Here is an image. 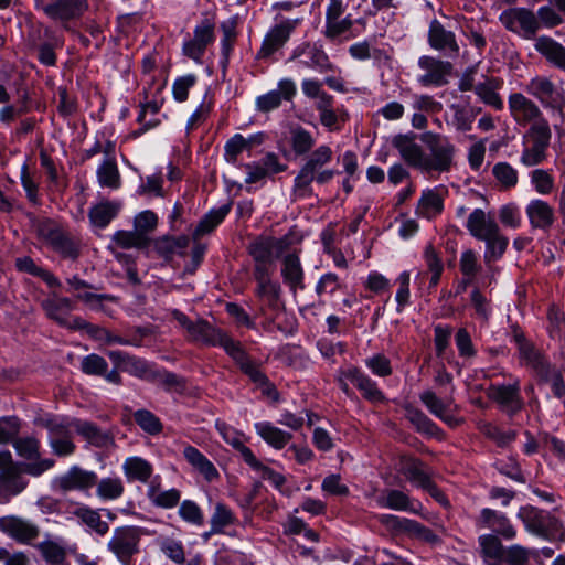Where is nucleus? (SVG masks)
<instances>
[{"label": "nucleus", "mask_w": 565, "mask_h": 565, "mask_svg": "<svg viewBox=\"0 0 565 565\" xmlns=\"http://www.w3.org/2000/svg\"><path fill=\"white\" fill-rule=\"evenodd\" d=\"M54 465L55 460L20 462L11 470L0 472V503H8L12 497L19 495L28 488L29 480L24 475L39 478Z\"/></svg>", "instance_id": "f257e3e1"}, {"label": "nucleus", "mask_w": 565, "mask_h": 565, "mask_svg": "<svg viewBox=\"0 0 565 565\" xmlns=\"http://www.w3.org/2000/svg\"><path fill=\"white\" fill-rule=\"evenodd\" d=\"M429 154L424 153V173L449 172L455 164L456 147L447 136L426 131L420 136Z\"/></svg>", "instance_id": "f03ea898"}, {"label": "nucleus", "mask_w": 565, "mask_h": 565, "mask_svg": "<svg viewBox=\"0 0 565 565\" xmlns=\"http://www.w3.org/2000/svg\"><path fill=\"white\" fill-rule=\"evenodd\" d=\"M552 132L547 120L535 121L522 137L520 163L536 167L547 159Z\"/></svg>", "instance_id": "7ed1b4c3"}, {"label": "nucleus", "mask_w": 565, "mask_h": 565, "mask_svg": "<svg viewBox=\"0 0 565 565\" xmlns=\"http://www.w3.org/2000/svg\"><path fill=\"white\" fill-rule=\"evenodd\" d=\"M145 530L137 525H121L114 529L107 550L121 565H131L135 556L141 553V539Z\"/></svg>", "instance_id": "20e7f679"}, {"label": "nucleus", "mask_w": 565, "mask_h": 565, "mask_svg": "<svg viewBox=\"0 0 565 565\" xmlns=\"http://www.w3.org/2000/svg\"><path fill=\"white\" fill-rule=\"evenodd\" d=\"M516 516L529 533L544 540L554 539L562 530V522L555 515L533 505L521 507Z\"/></svg>", "instance_id": "39448f33"}, {"label": "nucleus", "mask_w": 565, "mask_h": 565, "mask_svg": "<svg viewBox=\"0 0 565 565\" xmlns=\"http://www.w3.org/2000/svg\"><path fill=\"white\" fill-rule=\"evenodd\" d=\"M525 92L537 99L544 108H551L559 113L565 108V92L557 87L553 81L543 75H537L525 85Z\"/></svg>", "instance_id": "423d86ee"}, {"label": "nucleus", "mask_w": 565, "mask_h": 565, "mask_svg": "<svg viewBox=\"0 0 565 565\" xmlns=\"http://www.w3.org/2000/svg\"><path fill=\"white\" fill-rule=\"evenodd\" d=\"M499 21L510 32L524 39H533L540 29V22L536 14L530 9L514 7L504 10Z\"/></svg>", "instance_id": "0eeeda50"}, {"label": "nucleus", "mask_w": 565, "mask_h": 565, "mask_svg": "<svg viewBox=\"0 0 565 565\" xmlns=\"http://www.w3.org/2000/svg\"><path fill=\"white\" fill-rule=\"evenodd\" d=\"M172 317L186 331L191 341L211 347H216L217 342H220L222 330L213 327L207 321L202 319L191 321L183 312L177 309L172 311Z\"/></svg>", "instance_id": "6e6552de"}, {"label": "nucleus", "mask_w": 565, "mask_h": 565, "mask_svg": "<svg viewBox=\"0 0 565 565\" xmlns=\"http://www.w3.org/2000/svg\"><path fill=\"white\" fill-rule=\"evenodd\" d=\"M97 483V475L79 466H72L66 472L53 480L56 491L66 493L71 491H87Z\"/></svg>", "instance_id": "1a4fd4ad"}, {"label": "nucleus", "mask_w": 565, "mask_h": 565, "mask_svg": "<svg viewBox=\"0 0 565 565\" xmlns=\"http://www.w3.org/2000/svg\"><path fill=\"white\" fill-rule=\"evenodd\" d=\"M487 395L510 415H514L523 407L519 380L508 385L491 384L487 390Z\"/></svg>", "instance_id": "9d476101"}, {"label": "nucleus", "mask_w": 565, "mask_h": 565, "mask_svg": "<svg viewBox=\"0 0 565 565\" xmlns=\"http://www.w3.org/2000/svg\"><path fill=\"white\" fill-rule=\"evenodd\" d=\"M476 526L478 529L491 530L492 534L508 541L516 537V530L509 518L504 513L489 508L480 511L479 516L476 519Z\"/></svg>", "instance_id": "9b49d317"}, {"label": "nucleus", "mask_w": 565, "mask_h": 565, "mask_svg": "<svg viewBox=\"0 0 565 565\" xmlns=\"http://www.w3.org/2000/svg\"><path fill=\"white\" fill-rule=\"evenodd\" d=\"M0 531L21 544H30L40 535L38 525L15 515L0 518Z\"/></svg>", "instance_id": "f8f14e48"}, {"label": "nucleus", "mask_w": 565, "mask_h": 565, "mask_svg": "<svg viewBox=\"0 0 565 565\" xmlns=\"http://www.w3.org/2000/svg\"><path fill=\"white\" fill-rule=\"evenodd\" d=\"M289 238L258 237L248 246V253L255 263H274L288 247Z\"/></svg>", "instance_id": "ddd939ff"}, {"label": "nucleus", "mask_w": 565, "mask_h": 565, "mask_svg": "<svg viewBox=\"0 0 565 565\" xmlns=\"http://www.w3.org/2000/svg\"><path fill=\"white\" fill-rule=\"evenodd\" d=\"M508 103L511 116L519 125L526 126L539 120H545L540 107L521 93L511 94Z\"/></svg>", "instance_id": "4468645a"}, {"label": "nucleus", "mask_w": 565, "mask_h": 565, "mask_svg": "<svg viewBox=\"0 0 565 565\" xmlns=\"http://www.w3.org/2000/svg\"><path fill=\"white\" fill-rule=\"evenodd\" d=\"M418 66L425 72L418 77L423 86H443L452 70L451 63L431 56H422Z\"/></svg>", "instance_id": "2eb2a0df"}, {"label": "nucleus", "mask_w": 565, "mask_h": 565, "mask_svg": "<svg viewBox=\"0 0 565 565\" xmlns=\"http://www.w3.org/2000/svg\"><path fill=\"white\" fill-rule=\"evenodd\" d=\"M214 41V24L210 20L202 21L194 29L193 38L183 44V53L195 62L201 58L207 47Z\"/></svg>", "instance_id": "dca6fc26"}, {"label": "nucleus", "mask_w": 565, "mask_h": 565, "mask_svg": "<svg viewBox=\"0 0 565 565\" xmlns=\"http://www.w3.org/2000/svg\"><path fill=\"white\" fill-rule=\"evenodd\" d=\"M392 146L397 149L401 158L411 167L423 172L424 150L416 142V135L413 132L398 134L393 137Z\"/></svg>", "instance_id": "f3484780"}, {"label": "nucleus", "mask_w": 565, "mask_h": 565, "mask_svg": "<svg viewBox=\"0 0 565 565\" xmlns=\"http://www.w3.org/2000/svg\"><path fill=\"white\" fill-rule=\"evenodd\" d=\"M300 60V63L319 72L332 71L333 65L321 46L305 42L298 45L291 55V60Z\"/></svg>", "instance_id": "a211bd4d"}, {"label": "nucleus", "mask_w": 565, "mask_h": 565, "mask_svg": "<svg viewBox=\"0 0 565 565\" xmlns=\"http://www.w3.org/2000/svg\"><path fill=\"white\" fill-rule=\"evenodd\" d=\"M380 521L394 530L404 532L425 542L434 543L438 540L437 535L430 529L414 520L399 518L393 514H383L380 516Z\"/></svg>", "instance_id": "6ab92c4d"}, {"label": "nucleus", "mask_w": 565, "mask_h": 565, "mask_svg": "<svg viewBox=\"0 0 565 565\" xmlns=\"http://www.w3.org/2000/svg\"><path fill=\"white\" fill-rule=\"evenodd\" d=\"M107 355L120 371L149 381L153 369L146 360L124 351H109Z\"/></svg>", "instance_id": "aec40b11"}, {"label": "nucleus", "mask_w": 565, "mask_h": 565, "mask_svg": "<svg viewBox=\"0 0 565 565\" xmlns=\"http://www.w3.org/2000/svg\"><path fill=\"white\" fill-rule=\"evenodd\" d=\"M300 22L296 20H285L280 24L275 25L265 36L258 56L268 57L279 50L289 39L290 33Z\"/></svg>", "instance_id": "412c9836"}, {"label": "nucleus", "mask_w": 565, "mask_h": 565, "mask_svg": "<svg viewBox=\"0 0 565 565\" xmlns=\"http://www.w3.org/2000/svg\"><path fill=\"white\" fill-rule=\"evenodd\" d=\"M87 9V0H54L46 17L56 22L67 23L81 18Z\"/></svg>", "instance_id": "4be33fe9"}, {"label": "nucleus", "mask_w": 565, "mask_h": 565, "mask_svg": "<svg viewBox=\"0 0 565 565\" xmlns=\"http://www.w3.org/2000/svg\"><path fill=\"white\" fill-rule=\"evenodd\" d=\"M280 274L292 294L305 289V271L297 253H287L282 257Z\"/></svg>", "instance_id": "5701e85b"}, {"label": "nucleus", "mask_w": 565, "mask_h": 565, "mask_svg": "<svg viewBox=\"0 0 565 565\" xmlns=\"http://www.w3.org/2000/svg\"><path fill=\"white\" fill-rule=\"evenodd\" d=\"M296 95V85L289 78L281 79L278 83V89L270 90L267 94L256 98V108L262 113H268L281 105L282 99L290 100Z\"/></svg>", "instance_id": "b1692460"}, {"label": "nucleus", "mask_w": 565, "mask_h": 565, "mask_svg": "<svg viewBox=\"0 0 565 565\" xmlns=\"http://www.w3.org/2000/svg\"><path fill=\"white\" fill-rule=\"evenodd\" d=\"M376 502L381 508L407 511L415 514H419L423 509L419 501L411 499L405 492L395 489L383 491L376 498Z\"/></svg>", "instance_id": "393cba45"}, {"label": "nucleus", "mask_w": 565, "mask_h": 565, "mask_svg": "<svg viewBox=\"0 0 565 565\" xmlns=\"http://www.w3.org/2000/svg\"><path fill=\"white\" fill-rule=\"evenodd\" d=\"M344 375L361 392L366 401L381 403L385 399L384 394L379 390L376 383L358 367H347Z\"/></svg>", "instance_id": "a878e982"}, {"label": "nucleus", "mask_w": 565, "mask_h": 565, "mask_svg": "<svg viewBox=\"0 0 565 565\" xmlns=\"http://www.w3.org/2000/svg\"><path fill=\"white\" fill-rule=\"evenodd\" d=\"M428 42L433 49L444 51L450 56L459 53L455 33L446 30L437 20H434L429 25Z\"/></svg>", "instance_id": "bb28decb"}, {"label": "nucleus", "mask_w": 565, "mask_h": 565, "mask_svg": "<svg viewBox=\"0 0 565 565\" xmlns=\"http://www.w3.org/2000/svg\"><path fill=\"white\" fill-rule=\"evenodd\" d=\"M525 213L533 228L548 230L555 221L553 206L541 199L531 200L525 207Z\"/></svg>", "instance_id": "cd10ccee"}, {"label": "nucleus", "mask_w": 565, "mask_h": 565, "mask_svg": "<svg viewBox=\"0 0 565 565\" xmlns=\"http://www.w3.org/2000/svg\"><path fill=\"white\" fill-rule=\"evenodd\" d=\"M466 227L470 235L478 241L487 238L488 235L500 228L494 217L482 209H476L469 214Z\"/></svg>", "instance_id": "c85d7f7f"}, {"label": "nucleus", "mask_w": 565, "mask_h": 565, "mask_svg": "<svg viewBox=\"0 0 565 565\" xmlns=\"http://www.w3.org/2000/svg\"><path fill=\"white\" fill-rule=\"evenodd\" d=\"M398 470L416 487L424 489L430 481V475L426 471L423 461L411 456H401Z\"/></svg>", "instance_id": "c756f323"}, {"label": "nucleus", "mask_w": 565, "mask_h": 565, "mask_svg": "<svg viewBox=\"0 0 565 565\" xmlns=\"http://www.w3.org/2000/svg\"><path fill=\"white\" fill-rule=\"evenodd\" d=\"M520 358L521 361L529 367H531L535 373L542 377L543 380H547L551 372L552 366L550 362L542 355L531 343L521 342L520 345Z\"/></svg>", "instance_id": "7c9ffc66"}, {"label": "nucleus", "mask_w": 565, "mask_h": 565, "mask_svg": "<svg viewBox=\"0 0 565 565\" xmlns=\"http://www.w3.org/2000/svg\"><path fill=\"white\" fill-rule=\"evenodd\" d=\"M535 50L553 66L565 71V47L550 36H540L535 40Z\"/></svg>", "instance_id": "2f4dec72"}, {"label": "nucleus", "mask_w": 565, "mask_h": 565, "mask_svg": "<svg viewBox=\"0 0 565 565\" xmlns=\"http://www.w3.org/2000/svg\"><path fill=\"white\" fill-rule=\"evenodd\" d=\"M73 429L95 447L106 448L113 445L114 440L110 434L99 429L95 424L90 422L74 419Z\"/></svg>", "instance_id": "473e14b6"}, {"label": "nucleus", "mask_w": 565, "mask_h": 565, "mask_svg": "<svg viewBox=\"0 0 565 565\" xmlns=\"http://www.w3.org/2000/svg\"><path fill=\"white\" fill-rule=\"evenodd\" d=\"M183 456L206 481H213L218 478L220 475L215 466L195 447L190 445L184 447Z\"/></svg>", "instance_id": "72a5a7b5"}, {"label": "nucleus", "mask_w": 565, "mask_h": 565, "mask_svg": "<svg viewBox=\"0 0 565 565\" xmlns=\"http://www.w3.org/2000/svg\"><path fill=\"white\" fill-rule=\"evenodd\" d=\"M257 435L275 449H282L292 438L287 433L269 422H259L254 425Z\"/></svg>", "instance_id": "f704fd0d"}, {"label": "nucleus", "mask_w": 565, "mask_h": 565, "mask_svg": "<svg viewBox=\"0 0 565 565\" xmlns=\"http://www.w3.org/2000/svg\"><path fill=\"white\" fill-rule=\"evenodd\" d=\"M41 306L49 318L55 320L60 326L67 324L65 316L73 310V303L70 298L58 297L53 294L52 297L43 300Z\"/></svg>", "instance_id": "c9c22d12"}, {"label": "nucleus", "mask_w": 565, "mask_h": 565, "mask_svg": "<svg viewBox=\"0 0 565 565\" xmlns=\"http://www.w3.org/2000/svg\"><path fill=\"white\" fill-rule=\"evenodd\" d=\"M501 85V79L487 77L484 82L476 85L475 93L486 105L491 106L497 110H501L503 108V102L498 94V89Z\"/></svg>", "instance_id": "e433bc0d"}, {"label": "nucleus", "mask_w": 565, "mask_h": 565, "mask_svg": "<svg viewBox=\"0 0 565 565\" xmlns=\"http://www.w3.org/2000/svg\"><path fill=\"white\" fill-rule=\"evenodd\" d=\"M481 557L491 565L501 563L505 547L500 536L494 534H482L478 539Z\"/></svg>", "instance_id": "4c0bfd02"}, {"label": "nucleus", "mask_w": 565, "mask_h": 565, "mask_svg": "<svg viewBox=\"0 0 565 565\" xmlns=\"http://www.w3.org/2000/svg\"><path fill=\"white\" fill-rule=\"evenodd\" d=\"M122 471L129 481L147 483L153 472L152 465L141 457H129L122 465Z\"/></svg>", "instance_id": "58836bf2"}, {"label": "nucleus", "mask_w": 565, "mask_h": 565, "mask_svg": "<svg viewBox=\"0 0 565 565\" xmlns=\"http://www.w3.org/2000/svg\"><path fill=\"white\" fill-rule=\"evenodd\" d=\"M120 204L105 201L89 209L88 217L94 227L105 228L118 214Z\"/></svg>", "instance_id": "ea45409f"}, {"label": "nucleus", "mask_w": 565, "mask_h": 565, "mask_svg": "<svg viewBox=\"0 0 565 565\" xmlns=\"http://www.w3.org/2000/svg\"><path fill=\"white\" fill-rule=\"evenodd\" d=\"M17 454L24 458L25 462L38 460H53L52 458H42L40 456L41 443L33 436H25L13 439L12 443Z\"/></svg>", "instance_id": "a19ab883"}, {"label": "nucleus", "mask_w": 565, "mask_h": 565, "mask_svg": "<svg viewBox=\"0 0 565 565\" xmlns=\"http://www.w3.org/2000/svg\"><path fill=\"white\" fill-rule=\"evenodd\" d=\"M256 296L273 310H278L280 306V285L271 279L256 282Z\"/></svg>", "instance_id": "79ce46f5"}, {"label": "nucleus", "mask_w": 565, "mask_h": 565, "mask_svg": "<svg viewBox=\"0 0 565 565\" xmlns=\"http://www.w3.org/2000/svg\"><path fill=\"white\" fill-rule=\"evenodd\" d=\"M481 241L486 243V263L500 259L509 245V238L501 233L500 228Z\"/></svg>", "instance_id": "37998d69"}, {"label": "nucleus", "mask_w": 565, "mask_h": 565, "mask_svg": "<svg viewBox=\"0 0 565 565\" xmlns=\"http://www.w3.org/2000/svg\"><path fill=\"white\" fill-rule=\"evenodd\" d=\"M42 558L50 565H63L67 557L66 548L58 542L45 540L36 545Z\"/></svg>", "instance_id": "c03bdc74"}, {"label": "nucleus", "mask_w": 565, "mask_h": 565, "mask_svg": "<svg viewBox=\"0 0 565 565\" xmlns=\"http://www.w3.org/2000/svg\"><path fill=\"white\" fill-rule=\"evenodd\" d=\"M73 513L76 518H78L84 524H86L90 530L96 532L98 535H105L108 533V523L102 520L100 514L96 510H93L86 505H82L76 508V510Z\"/></svg>", "instance_id": "a18cd8bd"}, {"label": "nucleus", "mask_w": 565, "mask_h": 565, "mask_svg": "<svg viewBox=\"0 0 565 565\" xmlns=\"http://www.w3.org/2000/svg\"><path fill=\"white\" fill-rule=\"evenodd\" d=\"M147 495L154 505L164 509L175 507L181 499V493L178 489L161 490L158 486L153 484L149 487Z\"/></svg>", "instance_id": "49530a36"}, {"label": "nucleus", "mask_w": 565, "mask_h": 565, "mask_svg": "<svg viewBox=\"0 0 565 565\" xmlns=\"http://www.w3.org/2000/svg\"><path fill=\"white\" fill-rule=\"evenodd\" d=\"M492 174L502 190H510L518 185L519 172L508 162L495 163L492 168Z\"/></svg>", "instance_id": "de8ad7c7"}, {"label": "nucleus", "mask_w": 565, "mask_h": 565, "mask_svg": "<svg viewBox=\"0 0 565 565\" xmlns=\"http://www.w3.org/2000/svg\"><path fill=\"white\" fill-rule=\"evenodd\" d=\"M536 552L520 544H512L505 547L501 563L505 565H529L530 559Z\"/></svg>", "instance_id": "09e8293b"}, {"label": "nucleus", "mask_w": 565, "mask_h": 565, "mask_svg": "<svg viewBox=\"0 0 565 565\" xmlns=\"http://www.w3.org/2000/svg\"><path fill=\"white\" fill-rule=\"evenodd\" d=\"M443 211V200L440 195L431 190L425 191L417 205V214L431 218Z\"/></svg>", "instance_id": "8fccbe9b"}, {"label": "nucleus", "mask_w": 565, "mask_h": 565, "mask_svg": "<svg viewBox=\"0 0 565 565\" xmlns=\"http://www.w3.org/2000/svg\"><path fill=\"white\" fill-rule=\"evenodd\" d=\"M33 227L36 237L50 247L55 244L64 232L60 225L49 218L38 221Z\"/></svg>", "instance_id": "3c124183"}, {"label": "nucleus", "mask_w": 565, "mask_h": 565, "mask_svg": "<svg viewBox=\"0 0 565 565\" xmlns=\"http://www.w3.org/2000/svg\"><path fill=\"white\" fill-rule=\"evenodd\" d=\"M96 494L103 500H116L120 498L125 491L124 482L120 478L108 477L97 481Z\"/></svg>", "instance_id": "603ef678"}, {"label": "nucleus", "mask_w": 565, "mask_h": 565, "mask_svg": "<svg viewBox=\"0 0 565 565\" xmlns=\"http://www.w3.org/2000/svg\"><path fill=\"white\" fill-rule=\"evenodd\" d=\"M190 239L185 235L178 237L164 236L156 242V248L158 253L164 257H169L173 254H181L189 246Z\"/></svg>", "instance_id": "864d4df0"}, {"label": "nucleus", "mask_w": 565, "mask_h": 565, "mask_svg": "<svg viewBox=\"0 0 565 565\" xmlns=\"http://www.w3.org/2000/svg\"><path fill=\"white\" fill-rule=\"evenodd\" d=\"M97 178L102 186L119 188L120 174L115 160L106 159L97 169Z\"/></svg>", "instance_id": "5fc2aeb1"}, {"label": "nucleus", "mask_w": 565, "mask_h": 565, "mask_svg": "<svg viewBox=\"0 0 565 565\" xmlns=\"http://www.w3.org/2000/svg\"><path fill=\"white\" fill-rule=\"evenodd\" d=\"M51 248L58 253L62 257L72 260L77 259L81 254L79 241L65 232H63V234Z\"/></svg>", "instance_id": "6e6d98bb"}, {"label": "nucleus", "mask_w": 565, "mask_h": 565, "mask_svg": "<svg viewBox=\"0 0 565 565\" xmlns=\"http://www.w3.org/2000/svg\"><path fill=\"white\" fill-rule=\"evenodd\" d=\"M353 26L350 15L326 20L323 35L331 42H341V36Z\"/></svg>", "instance_id": "4d7b16f0"}, {"label": "nucleus", "mask_w": 565, "mask_h": 565, "mask_svg": "<svg viewBox=\"0 0 565 565\" xmlns=\"http://www.w3.org/2000/svg\"><path fill=\"white\" fill-rule=\"evenodd\" d=\"M228 212L230 206L223 205L220 209L207 213L198 224L193 234L194 237H199L212 232L224 220Z\"/></svg>", "instance_id": "13d9d810"}, {"label": "nucleus", "mask_w": 565, "mask_h": 565, "mask_svg": "<svg viewBox=\"0 0 565 565\" xmlns=\"http://www.w3.org/2000/svg\"><path fill=\"white\" fill-rule=\"evenodd\" d=\"M530 182L541 195H548L555 188V180L548 170L534 169L530 172Z\"/></svg>", "instance_id": "bf43d9fd"}, {"label": "nucleus", "mask_w": 565, "mask_h": 565, "mask_svg": "<svg viewBox=\"0 0 565 565\" xmlns=\"http://www.w3.org/2000/svg\"><path fill=\"white\" fill-rule=\"evenodd\" d=\"M236 521L234 513L224 504L216 503L211 516L210 533H222L224 529Z\"/></svg>", "instance_id": "052dcab7"}, {"label": "nucleus", "mask_w": 565, "mask_h": 565, "mask_svg": "<svg viewBox=\"0 0 565 565\" xmlns=\"http://www.w3.org/2000/svg\"><path fill=\"white\" fill-rule=\"evenodd\" d=\"M407 419L416 427L419 433L428 436H436L439 433L438 426L417 408H407Z\"/></svg>", "instance_id": "680f3d73"}, {"label": "nucleus", "mask_w": 565, "mask_h": 565, "mask_svg": "<svg viewBox=\"0 0 565 565\" xmlns=\"http://www.w3.org/2000/svg\"><path fill=\"white\" fill-rule=\"evenodd\" d=\"M114 242L122 248H141L147 246L148 236L134 231H118L113 236Z\"/></svg>", "instance_id": "e2e57ef3"}, {"label": "nucleus", "mask_w": 565, "mask_h": 565, "mask_svg": "<svg viewBox=\"0 0 565 565\" xmlns=\"http://www.w3.org/2000/svg\"><path fill=\"white\" fill-rule=\"evenodd\" d=\"M348 118L349 115L343 107H333L319 115L320 124L329 131H339Z\"/></svg>", "instance_id": "0e129e2a"}, {"label": "nucleus", "mask_w": 565, "mask_h": 565, "mask_svg": "<svg viewBox=\"0 0 565 565\" xmlns=\"http://www.w3.org/2000/svg\"><path fill=\"white\" fill-rule=\"evenodd\" d=\"M216 347H222L238 366H241L247 359H249L241 343L233 340L223 331L220 334V342H217Z\"/></svg>", "instance_id": "69168bd1"}, {"label": "nucleus", "mask_w": 565, "mask_h": 565, "mask_svg": "<svg viewBox=\"0 0 565 565\" xmlns=\"http://www.w3.org/2000/svg\"><path fill=\"white\" fill-rule=\"evenodd\" d=\"M332 159V150L329 146L318 147L308 158L307 162L302 166L306 170L316 174L323 166L329 163Z\"/></svg>", "instance_id": "338daca9"}, {"label": "nucleus", "mask_w": 565, "mask_h": 565, "mask_svg": "<svg viewBox=\"0 0 565 565\" xmlns=\"http://www.w3.org/2000/svg\"><path fill=\"white\" fill-rule=\"evenodd\" d=\"M137 425L148 434L156 435L162 430L160 419L148 409H138L134 413Z\"/></svg>", "instance_id": "774afa93"}]
</instances>
